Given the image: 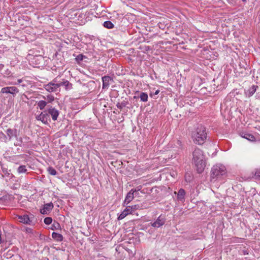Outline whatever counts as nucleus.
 <instances>
[{"label":"nucleus","mask_w":260,"mask_h":260,"mask_svg":"<svg viewBox=\"0 0 260 260\" xmlns=\"http://www.w3.org/2000/svg\"><path fill=\"white\" fill-rule=\"evenodd\" d=\"M17 218L19 219V221L20 222L29 225L34 224L31 217H29L27 214H24L23 215H17Z\"/></svg>","instance_id":"obj_5"},{"label":"nucleus","mask_w":260,"mask_h":260,"mask_svg":"<svg viewBox=\"0 0 260 260\" xmlns=\"http://www.w3.org/2000/svg\"><path fill=\"white\" fill-rule=\"evenodd\" d=\"M243 2H246V0H242Z\"/></svg>","instance_id":"obj_41"},{"label":"nucleus","mask_w":260,"mask_h":260,"mask_svg":"<svg viewBox=\"0 0 260 260\" xmlns=\"http://www.w3.org/2000/svg\"><path fill=\"white\" fill-rule=\"evenodd\" d=\"M58 87L60 86H64L66 90L71 89L72 88V84L70 83L69 81L63 80L62 81L57 83Z\"/></svg>","instance_id":"obj_10"},{"label":"nucleus","mask_w":260,"mask_h":260,"mask_svg":"<svg viewBox=\"0 0 260 260\" xmlns=\"http://www.w3.org/2000/svg\"><path fill=\"white\" fill-rule=\"evenodd\" d=\"M52 219L51 217H47L44 219V222L45 224L49 225L51 223Z\"/></svg>","instance_id":"obj_29"},{"label":"nucleus","mask_w":260,"mask_h":260,"mask_svg":"<svg viewBox=\"0 0 260 260\" xmlns=\"http://www.w3.org/2000/svg\"><path fill=\"white\" fill-rule=\"evenodd\" d=\"M142 188L141 185L138 186L135 188L132 189L131 190L134 193L135 192L140 191Z\"/></svg>","instance_id":"obj_31"},{"label":"nucleus","mask_w":260,"mask_h":260,"mask_svg":"<svg viewBox=\"0 0 260 260\" xmlns=\"http://www.w3.org/2000/svg\"><path fill=\"white\" fill-rule=\"evenodd\" d=\"M159 90H156V91H155V92H154V93H150V95L151 97H153V96H154L155 95H156L158 94L159 93Z\"/></svg>","instance_id":"obj_35"},{"label":"nucleus","mask_w":260,"mask_h":260,"mask_svg":"<svg viewBox=\"0 0 260 260\" xmlns=\"http://www.w3.org/2000/svg\"><path fill=\"white\" fill-rule=\"evenodd\" d=\"M112 80V79L110 76H105L103 77V88H108L110 85V81Z\"/></svg>","instance_id":"obj_9"},{"label":"nucleus","mask_w":260,"mask_h":260,"mask_svg":"<svg viewBox=\"0 0 260 260\" xmlns=\"http://www.w3.org/2000/svg\"><path fill=\"white\" fill-rule=\"evenodd\" d=\"M123 74L122 73H118H118H116V74H117V75H118V74H119V75H120V74Z\"/></svg>","instance_id":"obj_39"},{"label":"nucleus","mask_w":260,"mask_h":260,"mask_svg":"<svg viewBox=\"0 0 260 260\" xmlns=\"http://www.w3.org/2000/svg\"><path fill=\"white\" fill-rule=\"evenodd\" d=\"M76 60L78 63H80L81 61L84 60L85 59H88L87 57L85 55H83L82 54H79L76 57Z\"/></svg>","instance_id":"obj_20"},{"label":"nucleus","mask_w":260,"mask_h":260,"mask_svg":"<svg viewBox=\"0 0 260 260\" xmlns=\"http://www.w3.org/2000/svg\"><path fill=\"white\" fill-rule=\"evenodd\" d=\"M141 101L144 102H146L148 101V95L145 92H141L140 95Z\"/></svg>","instance_id":"obj_24"},{"label":"nucleus","mask_w":260,"mask_h":260,"mask_svg":"<svg viewBox=\"0 0 260 260\" xmlns=\"http://www.w3.org/2000/svg\"><path fill=\"white\" fill-rule=\"evenodd\" d=\"M53 207V204L51 202L45 204L43 208L40 209V212L42 214H47L52 210Z\"/></svg>","instance_id":"obj_6"},{"label":"nucleus","mask_w":260,"mask_h":260,"mask_svg":"<svg viewBox=\"0 0 260 260\" xmlns=\"http://www.w3.org/2000/svg\"><path fill=\"white\" fill-rule=\"evenodd\" d=\"M128 214H129V213L128 212V211L125 208L122 213L119 215L118 217V220H121L123 219L126 215Z\"/></svg>","instance_id":"obj_22"},{"label":"nucleus","mask_w":260,"mask_h":260,"mask_svg":"<svg viewBox=\"0 0 260 260\" xmlns=\"http://www.w3.org/2000/svg\"><path fill=\"white\" fill-rule=\"evenodd\" d=\"M103 26L109 29L113 28L114 25L110 21H106L104 22Z\"/></svg>","instance_id":"obj_21"},{"label":"nucleus","mask_w":260,"mask_h":260,"mask_svg":"<svg viewBox=\"0 0 260 260\" xmlns=\"http://www.w3.org/2000/svg\"><path fill=\"white\" fill-rule=\"evenodd\" d=\"M192 160L197 168L198 173H202L206 167L205 156L203 151L199 148H195L192 152Z\"/></svg>","instance_id":"obj_1"},{"label":"nucleus","mask_w":260,"mask_h":260,"mask_svg":"<svg viewBox=\"0 0 260 260\" xmlns=\"http://www.w3.org/2000/svg\"><path fill=\"white\" fill-rule=\"evenodd\" d=\"M7 134L9 136L10 139L11 138V136H13V131L9 129L7 130Z\"/></svg>","instance_id":"obj_34"},{"label":"nucleus","mask_w":260,"mask_h":260,"mask_svg":"<svg viewBox=\"0 0 260 260\" xmlns=\"http://www.w3.org/2000/svg\"><path fill=\"white\" fill-rule=\"evenodd\" d=\"M258 86L257 85H252L248 90L245 91V93L247 96L250 97L255 92Z\"/></svg>","instance_id":"obj_12"},{"label":"nucleus","mask_w":260,"mask_h":260,"mask_svg":"<svg viewBox=\"0 0 260 260\" xmlns=\"http://www.w3.org/2000/svg\"><path fill=\"white\" fill-rule=\"evenodd\" d=\"M127 103V102L123 101L121 103H118L116 106L119 109L122 110L124 107L126 106Z\"/></svg>","instance_id":"obj_27"},{"label":"nucleus","mask_w":260,"mask_h":260,"mask_svg":"<svg viewBox=\"0 0 260 260\" xmlns=\"http://www.w3.org/2000/svg\"><path fill=\"white\" fill-rule=\"evenodd\" d=\"M185 194V190L183 188H180L177 194V200L181 202H183L184 201V196Z\"/></svg>","instance_id":"obj_14"},{"label":"nucleus","mask_w":260,"mask_h":260,"mask_svg":"<svg viewBox=\"0 0 260 260\" xmlns=\"http://www.w3.org/2000/svg\"><path fill=\"white\" fill-rule=\"evenodd\" d=\"M166 221V217L164 215H160L157 218L156 220L153 223H151V225L154 228H159L163 225Z\"/></svg>","instance_id":"obj_4"},{"label":"nucleus","mask_w":260,"mask_h":260,"mask_svg":"<svg viewBox=\"0 0 260 260\" xmlns=\"http://www.w3.org/2000/svg\"><path fill=\"white\" fill-rule=\"evenodd\" d=\"M59 228H60V224H59L58 222H56L52 224V228H51V229L52 230H57Z\"/></svg>","instance_id":"obj_30"},{"label":"nucleus","mask_w":260,"mask_h":260,"mask_svg":"<svg viewBox=\"0 0 260 260\" xmlns=\"http://www.w3.org/2000/svg\"><path fill=\"white\" fill-rule=\"evenodd\" d=\"M47 102L45 101H40L38 103V106L41 110H43L47 105Z\"/></svg>","instance_id":"obj_26"},{"label":"nucleus","mask_w":260,"mask_h":260,"mask_svg":"<svg viewBox=\"0 0 260 260\" xmlns=\"http://www.w3.org/2000/svg\"><path fill=\"white\" fill-rule=\"evenodd\" d=\"M180 143H181V142H180V141H178V144H180Z\"/></svg>","instance_id":"obj_42"},{"label":"nucleus","mask_w":260,"mask_h":260,"mask_svg":"<svg viewBox=\"0 0 260 260\" xmlns=\"http://www.w3.org/2000/svg\"><path fill=\"white\" fill-rule=\"evenodd\" d=\"M241 137L251 142H254L255 141V137L250 134L242 133L241 134Z\"/></svg>","instance_id":"obj_15"},{"label":"nucleus","mask_w":260,"mask_h":260,"mask_svg":"<svg viewBox=\"0 0 260 260\" xmlns=\"http://www.w3.org/2000/svg\"><path fill=\"white\" fill-rule=\"evenodd\" d=\"M243 68H242V66H236V67L234 68V70L235 72H240V73H242V71H241L242 70Z\"/></svg>","instance_id":"obj_32"},{"label":"nucleus","mask_w":260,"mask_h":260,"mask_svg":"<svg viewBox=\"0 0 260 260\" xmlns=\"http://www.w3.org/2000/svg\"><path fill=\"white\" fill-rule=\"evenodd\" d=\"M226 173V170L224 166L222 165L214 166L211 171V181H213L214 179H220L225 175Z\"/></svg>","instance_id":"obj_3"},{"label":"nucleus","mask_w":260,"mask_h":260,"mask_svg":"<svg viewBox=\"0 0 260 260\" xmlns=\"http://www.w3.org/2000/svg\"><path fill=\"white\" fill-rule=\"evenodd\" d=\"M23 231H25L27 233H32V230L29 228H24Z\"/></svg>","instance_id":"obj_33"},{"label":"nucleus","mask_w":260,"mask_h":260,"mask_svg":"<svg viewBox=\"0 0 260 260\" xmlns=\"http://www.w3.org/2000/svg\"><path fill=\"white\" fill-rule=\"evenodd\" d=\"M140 208L139 205H134L132 206H128L126 207V210L129 213V214H133V212L138 209Z\"/></svg>","instance_id":"obj_17"},{"label":"nucleus","mask_w":260,"mask_h":260,"mask_svg":"<svg viewBox=\"0 0 260 260\" xmlns=\"http://www.w3.org/2000/svg\"><path fill=\"white\" fill-rule=\"evenodd\" d=\"M27 170L26 168V166L24 165L20 166L17 168V172L19 173H27Z\"/></svg>","instance_id":"obj_23"},{"label":"nucleus","mask_w":260,"mask_h":260,"mask_svg":"<svg viewBox=\"0 0 260 260\" xmlns=\"http://www.w3.org/2000/svg\"><path fill=\"white\" fill-rule=\"evenodd\" d=\"M48 117V114L47 113H44L42 112L40 115L38 117V119L41 120L44 123H46L47 121V118Z\"/></svg>","instance_id":"obj_16"},{"label":"nucleus","mask_w":260,"mask_h":260,"mask_svg":"<svg viewBox=\"0 0 260 260\" xmlns=\"http://www.w3.org/2000/svg\"><path fill=\"white\" fill-rule=\"evenodd\" d=\"M243 253L244 254H248V253L246 252L245 251H244Z\"/></svg>","instance_id":"obj_38"},{"label":"nucleus","mask_w":260,"mask_h":260,"mask_svg":"<svg viewBox=\"0 0 260 260\" xmlns=\"http://www.w3.org/2000/svg\"><path fill=\"white\" fill-rule=\"evenodd\" d=\"M48 113L51 116L52 119L55 121L58 116L59 111L54 108L51 107L48 110Z\"/></svg>","instance_id":"obj_7"},{"label":"nucleus","mask_w":260,"mask_h":260,"mask_svg":"<svg viewBox=\"0 0 260 260\" xmlns=\"http://www.w3.org/2000/svg\"><path fill=\"white\" fill-rule=\"evenodd\" d=\"M2 239H0V244L2 243Z\"/></svg>","instance_id":"obj_40"},{"label":"nucleus","mask_w":260,"mask_h":260,"mask_svg":"<svg viewBox=\"0 0 260 260\" xmlns=\"http://www.w3.org/2000/svg\"><path fill=\"white\" fill-rule=\"evenodd\" d=\"M253 177L257 180H260V168L256 169L253 172Z\"/></svg>","instance_id":"obj_19"},{"label":"nucleus","mask_w":260,"mask_h":260,"mask_svg":"<svg viewBox=\"0 0 260 260\" xmlns=\"http://www.w3.org/2000/svg\"><path fill=\"white\" fill-rule=\"evenodd\" d=\"M192 138L194 143L202 145L207 138V133L205 127L200 125L193 133Z\"/></svg>","instance_id":"obj_2"},{"label":"nucleus","mask_w":260,"mask_h":260,"mask_svg":"<svg viewBox=\"0 0 260 260\" xmlns=\"http://www.w3.org/2000/svg\"><path fill=\"white\" fill-rule=\"evenodd\" d=\"M134 193L130 190L129 192L127 194L125 199L124 201L123 206L127 205L131 201L134 199Z\"/></svg>","instance_id":"obj_11"},{"label":"nucleus","mask_w":260,"mask_h":260,"mask_svg":"<svg viewBox=\"0 0 260 260\" xmlns=\"http://www.w3.org/2000/svg\"><path fill=\"white\" fill-rule=\"evenodd\" d=\"M146 48H147V50H150L151 49L149 46H147Z\"/></svg>","instance_id":"obj_37"},{"label":"nucleus","mask_w":260,"mask_h":260,"mask_svg":"<svg viewBox=\"0 0 260 260\" xmlns=\"http://www.w3.org/2000/svg\"><path fill=\"white\" fill-rule=\"evenodd\" d=\"M22 82L21 79L17 80V84H20V83Z\"/></svg>","instance_id":"obj_36"},{"label":"nucleus","mask_w":260,"mask_h":260,"mask_svg":"<svg viewBox=\"0 0 260 260\" xmlns=\"http://www.w3.org/2000/svg\"><path fill=\"white\" fill-rule=\"evenodd\" d=\"M52 238L57 241H62L63 240V236L62 235L55 233L53 232L52 234Z\"/></svg>","instance_id":"obj_18"},{"label":"nucleus","mask_w":260,"mask_h":260,"mask_svg":"<svg viewBox=\"0 0 260 260\" xmlns=\"http://www.w3.org/2000/svg\"><path fill=\"white\" fill-rule=\"evenodd\" d=\"M47 171H48L49 174L51 175L54 176V175H56V174H57V172L55 170V169H54L52 167H48V169H47Z\"/></svg>","instance_id":"obj_28"},{"label":"nucleus","mask_w":260,"mask_h":260,"mask_svg":"<svg viewBox=\"0 0 260 260\" xmlns=\"http://www.w3.org/2000/svg\"><path fill=\"white\" fill-rule=\"evenodd\" d=\"M16 90V88L14 86L6 87L2 89L1 92L2 93L14 94Z\"/></svg>","instance_id":"obj_13"},{"label":"nucleus","mask_w":260,"mask_h":260,"mask_svg":"<svg viewBox=\"0 0 260 260\" xmlns=\"http://www.w3.org/2000/svg\"><path fill=\"white\" fill-rule=\"evenodd\" d=\"M134 99L137 98L136 96H134Z\"/></svg>","instance_id":"obj_43"},{"label":"nucleus","mask_w":260,"mask_h":260,"mask_svg":"<svg viewBox=\"0 0 260 260\" xmlns=\"http://www.w3.org/2000/svg\"><path fill=\"white\" fill-rule=\"evenodd\" d=\"M44 88L49 92H53L56 91L58 88V85L57 83L50 82L48 84L45 85Z\"/></svg>","instance_id":"obj_8"},{"label":"nucleus","mask_w":260,"mask_h":260,"mask_svg":"<svg viewBox=\"0 0 260 260\" xmlns=\"http://www.w3.org/2000/svg\"><path fill=\"white\" fill-rule=\"evenodd\" d=\"M43 99L46 100L47 103H51L54 100V97L51 94H48L46 96H43Z\"/></svg>","instance_id":"obj_25"}]
</instances>
